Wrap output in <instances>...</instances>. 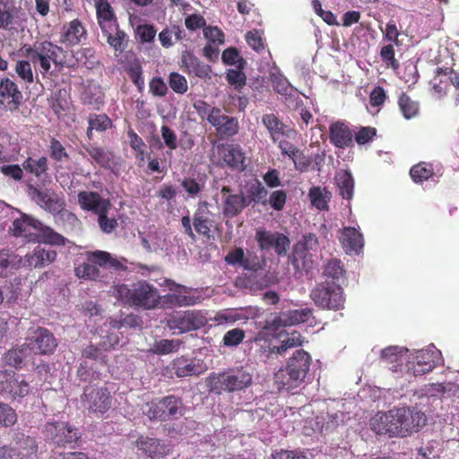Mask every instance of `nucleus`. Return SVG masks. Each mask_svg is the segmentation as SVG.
I'll list each match as a JSON object with an SVG mask.
<instances>
[{
	"label": "nucleus",
	"instance_id": "nucleus-10",
	"mask_svg": "<svg viewBox=\"0 0 459 459\" xmlns=\"http://www.w3.org/2000/svg\"><path fill=\"white\" fill-rule=\"evenodd\" d=\"M37 451L38 445L33 437L16 432L13 446H0V459H30Z\"/></svg>",
	"mask_w": 459,
	"mask_h": 459
},
{
	"label": "nucleus",
	"instance_id": "nucleus-50",
	"mask_svg": "<svg viewBox=\"0 0 459 459\" xmlns=\"http://www.w3.org/2000/svg\"><path fill=\"white\" fill-rule=\"evenodd\" d=\"M19 257L13 254H10L7 250L0 251V277H5L10 268L18 267Z\"/></svg>",
	"mask_w": 459,
	"mask_h": 459
},
{
	"label": "nucleus",
	"instance_id": "nucleus-19",
	"mask_svg": "<svg viewBox=\"0 0 459 459\" xmlns=\"http://www.w3.org/2000/svg\"><path fill=\"white\" fill-rule=\"evenodd\" d=\"M28 345L34 353L47 355L55 351L57 342L54 334L48 329L38 327Z\"/></svg>",
	"mask_w": 459,
	"mask_h": 459
},
{
	"label": "nucleus",
	"instance_id": "nucleus-40",
	"mask_svg": "<svg viewBox=\"0 0 459 459\" xmlns=\"http://www.w3.org/2000/svg\"><path fill=\"white\" fill-rule=\"evenodd\" d=\"M83 149L91 156V158L100 167L108 168L113 160L112 152L105 150L104 148L98 147L92 144L83 146Z\"/></svg>",
	"mask_w": 459,
	"mask_h": 459
},
{
	"label": "nucleus",
	"instance_id": "nucleus-64",
	"mask_svg": "<svg viewBox=\"0 0 459 459\" xmlns=\"http://www.w3.org/2000/svg\"><path fill=\"white\" fill-rule=\"evenodd\" d=\"M269 459H307L305 453L299 450L278 449L272 452Z\"/></svg>",
	"mask_w": 459,
	"mask_h": 459
},
{
	"label": "nucleus",
	"instance_id": "nucleus-7",
	"mask_svg": "<svg viewBox=\"0 0 459 459\" xmlns=\"http://www.w3.org/2000/svg\"><path fill=\"white\" fill-rule=\"evenodd\" d=\"M314 304L322 309L340 310L344 307L345 296L340 282L324 281L318 282L309 294Z\"/></svg>",
	"mask_w": 459,
	"mask_h": 459
},
{
	"label": "nucleus",
	"instance_id": "nucleus-41",
	"mask_svg": "<svg viewBox=\"0 0 459 459\" xmlns=\"http://www.w3.org/2000/svg\"><path fill=\"white\" fill-rule=\"evenodd\" d=\"M285 325H295L307 322L313 316V309L309 307L293 309L282 312Z\"/></svg>",
	"mask_w": 459,
	"mask_h": 459
},
{
	"label": "nucleus",
	"instance_id": "nucleus-51",
	"mask_svg": "<svg viewBox=\"0 0 459 459\" xmlns=\"http://www.w3.org/2000/svg\"><path fill=\"white\" fill-rule=\"evenodd\" d=\"M221 59L225 65H236L238 68H244L246 65V61L235 48H228L223 50Z\"/></svg>",
	"mask_w": 459,
	"mask_h": 459
},
{
	"label": "nucleus",
	"instance_id": "nucleus-38",
	"mask_svg": "<svg viewBox=\"0 0 459 459\" xmlns=\"http://www.w3.org/2000/svg\"><path fill=\"white\" fill-rule=\"evenodd\" d=\"M37 235L39 238L37 243H44L53 246H64L65 244V238L64 236L56 232L50 227L44 226L42 223H40Z\"/></svg>",
	"mask_w": 459,
	"mask_h": 459
},
{
	"label": "nucleus",
	"instance_id": "nucleus-21",
	"mask_svg": "<svg viewBox=\"0 0 459 459\" xmlns=\"http://www.w3.org/2000/svg\"><path fill=\"white\" fill-rule=\"evenodd\" d=\"M135 446L148 459H160L169 453V446L154 437L140 436Z\"/></svg>",
	"mask_w": 459,
	"mask_h": 459
},
{
	"label": "nucleus",
	"instance_id": "nucleus-17",
	"mask_svg": "<svg viewBox=\"0 0 459 459\" xmlns=\"http://www.w3.org/2000/svg\"><path fill=\"white\" fill-rule=\"evenodd\" d=\"M217 150L221 160L227 167L238 172L246 169V156L240 145L235 143L220 144Z\"/></svg>",
	"mask_w": 459,
	"mask_h": 459
},
{
	"label": "nucleus",
	"instance_id": "nucleus-18",
	"mask_svg": "<svg viewBox=\"0 0 459 459\" xmlns=\"http://www.w3.org/2000/svg\"><path fill=\"white\" fill-rule=\"evenodd\" d=\"M437 354L431 350L418 351L411 361L408 362L407 370L414 377L427 374L437 366Z\"/></svg>",
	"mask_w": 459,
	"mask_h": 459
},
{
	"label": "nucleus",
	"instance_id": "nucleus-33",
	"mask_svg": "<svg viewBox=\"0 0 459 459\" xmlns=\"http://www.w3.org/2000/svg\"><path fill=\"white\" fill-rule=\"evenodd\" d=\"M248 203L243 195H228L222 204V212L226 217H235L239 214Z\"/></svg>",
	"mask_w": 459,
	"mask_h": 459
},
{
	"label": "nucleus",
	"instance_id": "nucleus-25",
	"mask_svg": "<svg viewBox=\"0 0 459 459\" xmlns=\"http://www.w3.org/2000/svg\"><path fill=\"white\" fill-rule=\"evenodd\" d=\"M182 66L185 67V71L188 74H194L203 80L211 79V65L204 64L197 56L189 52L182 56Z\"/></svg>",
	"mask_w": 459,
	"mask_h": 459
},
{
	"label": "nucleus",
	"instance_id": "nucleus-30",
	"mask_svg": "<svg viewBox=\"0 0 459 459\" xmlns=\"http://www.w3.org/2000/svg\"><path fill=\"white\" fill-rule=\"evenodd\" d=\"M426 395L440 399H449L457 395L459 386L453 382L429 383L425 385Z\"/></svg>",
	"mask_w": 459,
	"mask_h": 459
},
{
	"label": "nucleus",
	"instance_id": "nucleus-12",
	"mask_svg": "<svg viewBox=\"0 0 459 459\" xmlns=\"http://www.w3.org/2000/svg\"><path fill=\"white\" fill-rule=\"evenodd\" d=\"M29 392L30 385L22 375L10 369L0 370V394L16 399L25 397Z\"/></svg>",
	"mask_w": 459,
	"mask_h": 459
},
{
	"label": "nucleus",
	"instance_id": "nucleus-24",
	"mask_svg": "<svg viewBox=\"0 0 459 459\" xmlns=\"http://www.w3.org/2000/svg\"><path fill=\"white\" fill-rule=\"evenodd\" d=\"M262 124L266 128L271 140L276 143L284 136H289L292 130L273 113L264 114Z\"/></svg>",
	"mask_w": 459,
	"mask_h": 459
},
{
	"label": "nucleus",
	"instance_id": "nucleus-29",
	"mask_svg": "<svg viewBox=\"0 0 459 459\" xmlns=\"http://www.w3.org/2000/svg\"><path fill=\"white\" fill-rule=\"evenodd\" d=\"M339 239L347 254L357 253L363 247V236L353 227L343 228Z\"/></svg>",
	"mask_w": 459,
	"mask_h": 459
},
{
	"label": "nucleus",
	"instance_id": "nucleus-4",
	"mask_svg": "<svg viewBox=\"0 0 459 459\" xmlns=\"http://www.w3.org/2000/svg\"><path fill=\"white\" fill-rule=\"evenodd\" d=\"M84 255L85 260L74 268V273L79 279L87 281L100 280L103 277L100 268L115 272L127 270V267L123 263L126 259L122 258L119 260L107 251H87Z\"/></svg>",
	"mask_w": 459,
	"mask_h": 459
},
{
	"label": "nucleus",
	"instance_id": "nucleus-56",
	"mask_svg": "<svg viewBox=\"0 0 459 459\" xmlns=\"http://www.w3.org/2000/svg\"><path fill=\"white\" fill-rule=\"evenodd\" d=\"M245 332L240 328H234L225 333L222 342L226 347H236L245 339Z\"/></svg>",
	"mask_w": 459,
	"mask_h": 459
},
{
	"label": "nucleus",
	"instance_id": "nucleus-59",
	"mask_svg": "<svg viewBox=\"0 0 459 459\" xmlns=\"http://www.w3.org/2000/svg\"><path fill=\"white\" fill-rule=\"evenodd\" d=\"M15 72L18 76L27 83L34 82L33 72L30 61L19 60L15 65Z\"/></svg>",
	"mask_w": 459,
	"mask_h": 459
},
{
	"label": "nucleus",
	"instance_id": "nucleus-49",
	"mask_svg": "<svg viewBox=\"0 0 459 459\" xmlns=\"http://www.w3.org/2000/svg\"><path fill=\"white\" fill-rule=\"evenodd\" d=\"M328 192L323 193L321 187L313 186L309 190V197L311 203L314 206H316L318 210L326 211L328 210V201L329 197L327 196Z\"/></svg>",
	"mask_w": 459,
	"mask_h": 459
},
{
	"label": "nucleus",
	"instance_id": "nucleus-35",
	"mask_svg": "<svg viewBox=\"0 0 459 459\" xmlns=\"http://www.w3.org/2000/svg\"><path fill=\"white\" fill-rule=\"evenodd\" d=\"M408 349L399 346H389L382 350L381 359L385 364H393V370L397 371L398 366L402 365L403 359Z\"/></svg>",
	"mask_w": 459,
	"mask_h": 459
},
{
	"label": "nucleus",
	"instance_id": "nucleus-5",
	"mask_svg": "<svg viewBox=\"0 0 459 459\" xmlns=\"http://www.w3.org/2000/svg\"><path fill=\"white\" fill-rule=\"evenodd\" d=\"M205 382L210 392L221 394L222 392L233 393L249 387L253 376L243 368H235L221 373H212Z\"/></svg>",
	"mask_w": 459,
	"mask_h": 459
},
{
	"label": "nucleus",
	"instance_id": "nucleus-42",
	"mask_svg": "<svg viewBox=\"0 0 459 459\" xmlns=\"http://www.w3.org/2000/svg\"><path fill=\"white\" fill-rule=\"evenodd\" d=\"M435 175L433 165L429 162H420L411 167L410 176L413 182L421 184Z\"/></svg>",
	"mask_w": 459,
	"mask_h": 459
},
{
	"label": "nucleus",
	"instance_id": "nucleus-48",
	"mask_svg": "<svg viewBox=\"0 0 459 459\" xmlns=\"http://www.w3.org/2000/svg\"><path fill=\"white\" fill-rule=\"evenodd\" d=\"M180 185L191 198L198 197L204 188V182L190 177L184 178Z\"/></svg>",
	"mask_w": 459,
	"mask_h": 459
},
{
	"label": "nucleus",
	"instance_id": "nucleus-14",
	"mask_svg": "<svg viewBox=\"0 0 459 459\" xmlns=\"http://www.w3.org/2000/svg\"><path fill=\"white\" fill-rule=\"evenodd\" d=\"M27 193L30 198L41 209L52 214H57L63 210V202L58 195L50 189L41 190L33 185H29Z\"/></svg>",
	"mask_w": 459,
	"mask_h": 459
},
{
	"label": "nucleus",
	"instance_id": "nucleus-62",
	"mask_svg": "<svg viewBox=\"0 0 459 459\" xmlns=\"http://www.w3.org/2000/svg\"><path fill=\"white\" fill-rule=\"evenodd\" d=\"M287 201V194L284 190H275L271 193L269 198L266 199L268 204L273 210L281 211Z\"/></svg>",
	"mask_w": 459,
	"mask_h": 459
},
{
	"label": "nucleus",
	"instance_id": "nucleus-20",
	"mask_svg": "<svg viewBox=\"0 0 459 459\" xmlns=\"http://www.w3.org/2000/svg\"><path fill=\"white\" fill-rule=\"evenodd\" d=\"M56 258L55 250H46L37 247L31 253L19 257L18 267L25 269L41 268L52 264Z\"/></svg>",
	"mask_w": 459,
	"mask_h": 459
},
{
	"label": "nucleus",
	"instance_id": "nucleus-22",
	"mask_svg": "<svg viewBox=\"0 0 459 459\" xmlns=\"http://www.w3.org/2000/svg\"><path fill=\"white\" fill-rule=\"evenodd\" d=\"M78 203L84 211L91 212L98 216L101 213H108L110 208L108 199H104L97 192L81 191L78 194Z\"/></svg>",
	"mask_w": 459,
	"mask_h": 459
},
{
	"label": "nucleus",
	"instance_id": "nucleus-54",
	"mask_svg": "<svg viewBox=\"0 0 459 459\" xmlns=\"http://www.w3.org/2000/svg\"><path fill=\"white\" fill-rule=\"evenodd\" d=\"M215 130L221 137L234 136L239 130L238 121L235 117H229L228 119L224 121L223 125L221 124V126L217 127Z\"/></svg>",
	"mask_w": 459,
	"mask_h": 459
},
{
	"label": "nucleus",
	"instance_id": "nucleus-58",
	"mask_svg": "<svg viewBox=\"0 0 459 459\" xmlns=\"http://www.w3.org/2000/svg\"><path fill=\"white\" fill-rule=\"evenodd\" d=\"M112 125L110 118L106 114L94 115L89 119L88 131H106Z\"/></svg>",
	"mask_w": 459,
	"mask_h": 459
},
{
	"label": "nucleus",
	"instance_id": "nucleus-23",
	"mask_svg": "<svg viewBox=\"0 0 459 459\" xmlns=\"http://www.w3.org/2000/svg\"><path fill=\"white\" fill-rule=\"evenodd\" d=\"M330 142L337 148L345 149L352 145L353 134L344 122L337 121L329 126Z\"/></svg>",
	"mask_w": 459,
	"mask_h": 459
},
{
	"label": "nucleus",
	"instance_id": "nucleus-37",
	"mask_svg": "<svg viewBox=\"0 0 459 459\" xmlns=\"http://www.w3.org/2000/svg\"><path fill=\"white\" fill-rule=\"evenodd\" d=\"M323 275L325 277V281L343 282L346 277L342 261L335 258L329 260L324 267Z\"/></svg>",
	"mask_w": 459,
	"mask_h": 459
},
{
	"label": "nucleus",
	"instance_id": "nucleus-2",
	"mask_svg": "<svg viewBox=\"0 0 459 459\" xmlns=\"http://www.w3.org/2000/svg\"><path fill=\"white\" fill-rule=\"evenodd\" d=\"M111 293L114 298L126 305L146 310L153 309L160 303L159 290L145 280L137 281L130 285L125 283L114 285Z\"/></svg>",
	"mask_w": 459,
	"mask_h": 459
},
{
	"label": "nucleus",
	"instance_id": "nucleus-45",
	"mask_svg": "<svg viewBox=\"0 0 459 459\" xmlns=\"http://www.w3.org/2000/svg\"><path fill=\"white\" fill-rule=\"evenodd\" d=\"M48 154L55 162L58 163L66 162L71 160L65 146L55 137H51L49 140Z\"/></svg>",
	"mask_w": 459,
	"mask_h": 459
},
{
	"label": "nucleus",
	"instance_id": "nucleus-55",
	"mask_svg": "<svg viewBox=\"0 0 459 459\" xmlns=\"http://www.w3.org/2000/svg\"><path fill=\"white\" fill-rule=\"evenodd\" d=\"M17 421L15 411L8 404L0 403V427H10Z\"/></svg>",
	"mask_w": 459,
	"mask_h": 459
},
{
	"label": "nucleus",
	"instance_id": "nucleus-26",
	"mask_svg": "<svg viewBox=\"0 0 459 459\" xmlns=\"http://www.w3.org/2000/svg\"><path fill=\"white\" fill-rule=\"evenodd\" d=\"M208 205L209 204L206 201L199 203L193 216V226L195 232L204 237H210L212 223Z\"/></svg>",
	"mask_w": 459,
	"mask_h": 459
},
{
	"label": "nucleus",
	"instance_id": "nucleus-47",
	"mask_svg": "<svg viewBox=\"0 0 459 459\" xmlns=\"http://www.w3.org/2000/svg\"><path fill=\"white\" fill-rule=\"evenodd\" d=\"M126 73L131 79L132 82L137 87L140 92L144 89V80L143 77V67L138 60H135L125 68Z\"/></svg>",
	"mask_w": 459,
	"mask_h": 459
},
{
	"label": "nucleus",
	"instance_id": "nucleus-63",
	"mask_svg": "<svg viewBox=\"0 0 459 459\" xmlns=\"http://www.w3.org/2000/svg\"><path fill=\"white\" fill-rule=\"evenodd\" d=\"M302 343L303 339L300 333L293 332L281 342L279 347H277V353H281L290 348L301 346Z\"/></svg>",
	"mask_w": 459,
	"mask_h": 459
},
{
	"label": "nucleus",
	"instance_id": "nucleus-11",
	"mask_svg": "<svg viewBox=\"0 0 459 459\" xmlns=\"http://www.w3.org/2000/svg\"><path fill=\"white\" fill-rule=\"evenodd\" d=\"M206 324L207 318L201 311L188 310L172 315L167 325L170 330L184 333L200 329Z\"/></svg>",
	"mask_w": 459,
	"mask_h": 459
},
{
	"label": "nucleus",
	"instance_id": "nucleus-36",
	"mask_svg": "<svg viewBox=\"0 0 459 459\" xmlns=\"http://www.w3.org/2000/svg\"><path fill=\"white\" fill-rule=\"evenodd\" d=\"M30 351L28 344L13 348L5 353L4 362L15 368H21L24 359L30 355Z\"/></svg>",
	"mask_w": 459,
	"mask_h": 459
},
{
	"label": "nucleus",
	"instance_id": "nucleus-16",
	"mask_svg": "<svg viewBox=\"0 0 459 459\" xmlns=\"http://www.w3.org/2000/svg\"><path fill=\"white\" fill-rule=\"evenodd\" d=\"M40 221L31 216L22 214L13 221L11 233L16 238H22L26 242L37 243Z\"/></svg>",
	"mask_w": 459,
	"mask_h": 459
},
{
	"label": "nucleus",
	"instance_id": "nucleus-52",
	"mask_svg": "<svg viewBox=\"0 0 459 459\" xmlns=\"http://www.w3.org/2000/svg\"><path fill=\"white\" fill-rule=\"evenodd\" d=\"M244 68L229 69L226 73V80L228 83L236 90H241L247 82V76L243 72Z\"/></svg>",
	"mask_w": 459,
	"mask_h": 459
},
{
	"label": "nucleus",
	"instance_id": "nucleus-1",
	"mask_svg": "<svg viewBox=\"0 0 459 459\" xmlns=\"http://www.w3.org/2000/svg\"><path fill=\"white\" fill-rule=\"evenodd\" d=\"M424 412L408 407L393 409L387 412H377L369 422L370 429L377 435L390 437H405L418 432L426 425Z\"/></svg>",
	"mask_w": 459,
	"mask_h": 459
},
{
	"label": "nucleus",
	"instance_id": "nucleus-61",
	"mask_svg": "<svg viewBox=\"0 0 459 459\" xmlns=\"http://www.w3.org/2000/svg\"><path fill=\"white\" fill-rule=\"evenodd\" d=\"M380 57L387 66H390L394 70L400 65L399 61L395 58L394 48L392 44L382 47L380 50Z\"/></svg>",
	"mask_w": 459,
	"mask_h": 459
},
{
	"label": "nucleus",
	"instance_id": "nucleus-44",
	"mask_svg": "<svg viewBox=\"0 0 459 459\" xmlns=\"http://www.w3.org/2000/svg\"><path fill=\"white\" fill-rule=\"evenodd\" d=\"M173 368L177 377H185L189 376L199 375L198 366L192 359L186 358H178L173 362Z\"/></svg>",
	"mask_w": 459,
	"mask_h": 459
},
{
	"label": "nucleus",
	"instance_id": "nucleus-6",
	"mask_svg": "<svg viewBox=\"0 0 459 459\" xmlns=\"http://www.w3.org/2000/svg\"><path fill=\"white\" fill-rule=\"evenodd\" d=\"M24 54L34 65L39 63L43 74L49 72L51 63L59 70L65 65L64 49L48 40L36 41L33 46L24 48Z\"/></svg>",
	"mask_w": 459,
	"mask_h": 459
},
{
	"label": "nucleus",
	"instance_id": "nucleus-9",
	"mask_svg": "<svg viewBox=\"0 0 459 459\" xmlns=\"http://www.w3.org/2000/svg\"><path fill=\"white\" fill-rule=\"evenodd\" d=\"M80 400L89 412L102 415L111 408L113 397L107 386L88 385L83 388Z\"/></svg>",
	"mask_w": 459,
	"mask_h": 459
},
{
	"label": "nucleus",
	"instance_id": "nucleus-46",
	"mask_svg": "<svg viewBox=\"0 0 459 459\" xmlns=\"http://www.w3.org/2000/svg\"><path fill=\"white\" fill-rule=\"evenodd\" d=\"M268 192L265 187L262 185V183L258 179H254L252 182L248 184L247 187V195L249 198V202H254L255 204H266V197Z\"/></svg>",
	"mask_w": 459,
	"mask_h": 459
},
{
	"label": "nucleus",
	"instance_id": "nucleus-57",
	"mask_svg": "<svg viewBox=\"0 0 459 459\" xmlns=\"http://www.w3.org/2000/svg\"><path fill=\"white\" fill-rule=\"evenodd\" d=\"M377 136V129L372 126H360L355 132L353 138L359 145L367 144Z\"/></svg>",
	"mask_w": 459,
	"mask_h": 459
},
{
	"label": "nucleus",
	"instance_id": "nucleus-31",
	"mask_svg": "<svg viewBox=\"0 0 459 459\" xmlns=\"http://www.w3.org/2000/svg\"><path fill=\"white\" fill-rule=\"evenodd\" d=\"M108 44L115 52L122 53L126 50L128 43L126 33L119 28V25L110 27L108 32H102Z\"/></svg>",
	"mask_w": 459,
	"mask_h": 459
},
{
	"label": "nucleus",
	"instance_id": "nucleus-43",
	"mask_svg": "<svg viewBox=\"0 0 459 459\" xmlns=\"http://www.w3.org/2000/svg\"><path fill=\"white\" fill-rule=\"evenodd\" d=\"M22 168L28 173L32 174L37 178H40L43 174L47 173L48 169V159L45 156H41L37 160L28 157L23 161Z\"/></svg>",
	"mask_w": 459,
	"mask_h": 459
},
{
	"label": "nucleus",
	"instance_id": "nucleus-27",
	"mask_svg": "<svg viewBox=\"0 0 459 459\" xmlns=\"http://www.w3.org/2000/svg\"><path fill=\"white\" fill-rule=\"evenodd\" d=\"M95 7L98 24L101 32H108L110 27L117 25V19L108 0H96Z\"/></svg>",
	"mask_w": 459,
	"mask_h": 459
},
{
	"label": "nucleus",
	"instance_id": "nucleus-39",
	"mask_svg": "<svg viewBox=\"0 0 459 459\" xmlns=\"http://www.w3.org/2000/svg\"><path fill=\"white\" fill-rule=\"evenodd\" d=\"M399 108L405 119L414 118L419 115L420 104L413 100L407 93L403 92L398 99Z\"/></svg>",
	"mask_w": 459,
	"mask_h": 459
},
{
	"label": "nucleus",
	"instance_id": "nucleus-8",
	"mask_svg": "<svg viewBox=\"0 0 459 459\" xmlns=\"http://www.w3.org/2000/svg\"><path fill=\"white\" fill-rule=\"evenodd\" d=\"M184 404L180 397L168 395L145 403L143 413L151 420L167 421L183 415Z\"/></svg>",
	"mask_w": 459,
	"mask_h": 459
},
{
	"label": "nucleus",
	"instance_id": "nucleus-53",
	"mask_svg": "<svg viewBox=\"0 0 459 459\" xmlns=\"http://www.w3.org/2000/svg\"><path fill=\"white\" fill-rule=\"evenodd\" d=\"M169 85L170 89L178 94H185L188 90V84L186 77L177 72L169 74Z\"/></svg>",
	"mask_w": 459,
	"mask_h": 459
},
{
	"label": "nucleus",
	"instance_id": "nucleus-34",
	"mask_svg": "<svg viewBox=\"0 0 459 459\" xmlns=\"http://www.w3.org/2000/svg\"><path fill=\"white\" fill-rule=\"evenodd\" d=\"M335 181L340 195L342 198L351 200L354 192V179L348 170H342L335 176Z\"/></svg>",
	"mask_w": 459,
	"mask_h": 459
},
{
	"label": "nucleus",
	"instance_id": "nucleus-32",
	"mask_svg": "<svg viewBox=\"0 0 459 459\" xmlns=\"http://www.w3.org/2000/svg\"><path fill=\"white\" fill-rule=\"evenodd\" d=\"M0 97L10 100L9 104L18 108L22 100V94L17 84L11 79L5 77L0 80Z\"/></svg>",
	"mask_w": 459,
	"mask_h": 459
},
{
	"label": "nucleus",
	"instance_id": "nucleus-60",
	"mask_svg": "<svg viewBox=\"0 0 459 459\" xmlns=\"http://www.w3.org/2000/svg\"><path fill=\"white\" fill-rule=\"evenodd\" d=\"M105 349L102 343H100L98 346L93 344L88 345L82 351V357L93 360H100L103 363L106 362V355L104 354Z\"/></svg>",
	"mask_w": 459,
	"mask_h": 459
},
{
	"label": "nucleus",
	"instance_id": "nucleus-15",
	"mask_svg": "<svg viewBox=\"0 0 459 459\" xmlns=\"http://www.w3.org/2000/svg\"><path fill=\"white\" fill-rule=\"evenodd\" d=\"M45 430L47 437L58 446H65L75 443L79 438L77 429L64 421L47 423Z\"/></svg>",
	"mask_w": 459,
	"mask_h": 459
},
{
	"label": "nucleus",
	"instance_id": "nucleus-13",
	"mask_svg": "<svg viewBox=\"0 0 459 459\" xmlns=\"http://www.w3.org/2000/svg\"><path fill=\"white\" fill-rule=\"evenodd\" d=\"M255 239L261 250L274 248L278 255H284L290 244L289 238L284 234L278 231L271 232L265 230H257Z\"/></svg>",
	"mask_w": 459,
	"mask_h": 459
},
{
	"label": "nucleus",
	"instance_id": "nucleus-28",
	"mask_svg": "<svg viewBox=\"0 0 459 459\" xmlns=\"http://www.w3.org/2000/svg\"><path fill=\"white\" fill-rule=\"evenodd\" d=\"M87 31L79 19H74L62 28L61 42L74 46L80 43L82 38H85Z\"/></svg>",
	"mask_w": 459,
	"mask_h": 459
},
{
	"label": "nucleus",
	"instance_id": "nucleus-3",
	"mask_svg": "<svg viewBox=\"0 0 459 459\" xmlns=\"http://www.w3.org/2000/svg\"><path fill=\"white\" fill-rule=\"evenodd\" d=\"M311 363L312 358L307 351L303 349L295 351L285 367L274 374V384L280 391H292L304 382Z\"/></svg>",
	"mask_w": 459,
	"mask_h": 459
}]
</instances>
